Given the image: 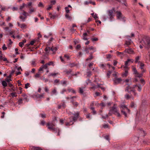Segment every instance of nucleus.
Returning <instances> with one entry per match:
<instances>
[{"instance_id": "f257e3e1", "label": "nucleus", "mask_w": 150, "mask_h": 150, "mask_svg": "<svg viewBox=\"0 0 150 150\" xmlns=\"http://www.w3.org/2000/svg\"><path fill=\"white\" fill-rule=\"evenodd\" d=\"M138 64L139 65V68L141 69L142 73L140 74L139 72H138L135 68H133L132 71L134 74L135 78L134 80H132L131 79V81H133L134 82H139V79L140 77H142L143 76L142 74L145 72L146 71L144 64V63L141 62L139 61Z\"/></svg>"}, {"instance_id": "f03ea898", "label": "nucleus", "mask_w": 150, "mask_h": 150, "mask_svg": "<svg viewBox=\"0 0 150 150\" xmlns=\"http://www.w3.org/2000/svg\"><path fill=\"white\" fill-rule=\"evenodd\" d=\"M73 115H74V117H71L68 120V122L64 121L65 125L66 126H70L74 124V122L76 121L77 119L79 117V113L78 112H75Z\"/></svg>"}, {"instance_id": "7ed1b4c3", "label": "nucleus", "mask_w": 150, "mask_h": 150, "mask_svg": "<svg viewBox=\"0 0 150 150\" xmlns=\"http://www.w3.org/2000/svg\"><path fill=\"white\" fill-rule=\"evenodd\" d=\"M56 117H54L53 119V121L51 122H48L47 124V126H48V128L50 130L52 131L53 132H56L58 129V134L57 135L59 136L60 135V131L59 129H57L55 128V121H57Z\"/></svg>"}, {"instance_id": "20e7f679", "label": "nucleus", "mask_w": 150, "mask_h": 150, "mask_svg": "<svg viewBox=\"0 0 150 150\" xmlns=\"http://www.w3.org/2000/svg\"><path fill=\"white\" fill-rule=\"evenodd\" d=\"M125 91H127L128 93L125 96V97L127 99H129L133 95L136 96L137 93L135 92L134 89L130 86H128L126 88Z\"/></svg>"}, {"instance_id": "39448f33", "label": "nucleus", "mask_w": 150, "mask_h": 150, "mask_svg": "<svg viewBox=\"0 0 150 150\" xmlns=\"http://www.w3.org/2000/svg\"><path fill=\"white\" fill-rule=\"evenodd\" d=\"M142 44L148 49L150 48V37H146L141 41Z\"/></svg>"}, {"instance_id": "423d86ee", "label": "nucleus", "mask_w": 150, "mask_h": 150, "mask_svg": "<svg viewBox=\"0 0 150 150\" xmlns=\"http://www.w3.org/2000/svg\"><path fill=\"white\" fill-rule=\"evenodd\" d=\"M110 111L111 112L112 114L116 115L118 117H120V116L119 110L117 109V106L115 104L112 107L110 108Z\"/></svg>"}, {"instance_id": "0eeeda50", "label": "nucleus", "mask_w": 150, "mask_h": 150, "mask_svg": "<svg viewBox=\"0 0 150 150\" xmlns=\"http://www.w3.org/2000/svg\"><path fill=\"white\" fill-rule=\"evenodd\" d=\"M115 10L114 8H112L111 10H110L107 11V13L109 16V18L110 21H112L114 16V13Z\"/></svg>"}, {"instance_id": "6e6552de", "label": "nucleus", "mask_w": 150, "mask_h": 150, "mask_svg": "<svg viewBox=\"0 0 150 150\" xmlns=\"http://www.w3.org/2000/svg\"><path fill=\"white\" fill-rule=\"evenodd\" d=\"M57 50V48L56 47H47L45 48V51L46 52V55H48L49 52L51 51L53 52V53L54 54Z\"/></svg>"}, {"instance_id": "1a4fd4ad", "label": "nucleus", "mask_w": 150, "mask_h": 150, "mask_svg": "<svg viewBox=\"0 0 150 150\" xmlns=\"http://www.w3.org/2000/svg\"><path fill=\"white\" fill-rule=\"evenodd\" d=\"M121 111V112L123 114L125 117H127V114L126 112H129L130 110L128 109L126 106L125 105H121L120 107Z\"/></svg>"}, {"instance_id": "9d476101", "label": "nucleus", "mask_w": 150, "mask_h": 150, "mask_svg": "<svg viewBox=\"0 0 150 150\" xmlns=\"http://www.w3.org/2000/svg\"><path fill=\"white\" fill-rule=\"evenodd\" d=\"M145 103H143L141 105L139 112V114H144V113L146 108V105H145ZM138 114L139 112H137V115Z\"/></svg>"}, {"instance_id": "9b49d317", "label": "nucleus", "mask_w": 150, "mask_h": 150, "mask_svg": "<svg viewBox=\"0 0 150 150\" xmlns=\"http://www.w3.org/2000/svg\"><path fill=\"white\" fill-rule=\"evenodd\" d=\"M116 13H117L116 16L117 19L122 21L123 22H125L126 20L125 19L122 13L118 11L116 12Z\"/></svg>"}, {"instance_id": "f8f14e48", "label": "nucleus", "mask_w": 150, "mask_h": 150, "mask_svg": "<svg viewBox=\"0 0 150 150\" xmlns=\"http://www.w3.org/2000/svg\"><path fill=\"white\" fill-rule=\"evenodd\" d=\"M124 69L125 72L122 74V76L125 77H126L128 75V71L129 69V68L128 67L124 66L122 67Z\"/></svg>"}, {"instance_id": "ddd939ff", "label": "nucleus", "mask_w": 150, "mask_h": 150, "mask_svg": "<svg viewBox=\"0 0 150 150\" xmlns=\"http://www.w3.org/2000/svg\"><path fill=\"white\" fill-rule=\"evenodd\" d=\"M122 81L121 78L115 77L113 79L114 83L115 85H117L120 83Z\"/></svg>"}, {"instance_id": "4468645a", "label": "nucleus", "mask_w": 150, "mask_h": 150, "mask_svg": "<svg viewBox=\"0 0 150 150\" xmlns=\"http://www.w3.org/2000/svg\"><path fill=\"white\" fill-rule=\"evenodd\" d=\"M101 84H98L97 85H94L93 86L91 87V88L93 90H95L96 88H100L101 89L103 90H104V88L101 86Z\"/></svg>"}, {"instance_id": "2eb2a0df", "label": "nucleus", "mask_w": 150, "mask_h": 150, "mask_svg": "<svg viewBox=\"0 0 150 150\" xmlns=\"http://www.w3.org/2000/svg\"><path fill=\"white\" fill-rule=\"evenodd\" d=\"M134 60L133 59H128L127 61L125 62V66L123 65L122 67H124V66L128 67L129 64H130L131 63H132L133 62Z\"/></svg>"}, {"instance_id": "dca6fc26", "label": "nucleus", "mask_w": 150, "mask_h": 150, "mask_svg": "<svg viewBox=\"0 0 150 150\" xmlns=\"http://www.w3.org/2000/svg\"><path fill=\"white\" fill-rule=\"evenodd\" d=\"M66 107V105L64 102L61 103L58 105V109L64 108Z\"/></svg>"}, {"instance_id": "f3484780", "label": "nucleus", "mask_w": 150, "mask_h": 150, "mask_svg": "<svg viewBox=\"0 0 150 150\" xmlns=\"http://www.w3.org/2000/svg\"><path fill=\"white\" fill-rule=\"evenodd\" d=\"M47 69L46 65H43L41 66L39 69V72L42 73L41 71H43L44 69Z\"/></svg>"}, {"instance_id": "a211bd4d", "label": "nucleus", "mask_w": 150, "mask_h": 150, "mask_svg": "<svg viewBox=\"0 0 150 150\" xmlns=\"http://www.w3.org/2000/svg\"><path fill=\"white\" fill-rule=\"evenodd\" d=\"M57 89L56 88H54L52 89V92L51 94L52 95H57Z\"/></svg>"}, {"instance_id": "6ab92c4d", "label": "nucleus", "mask_w": 150, "mask_h": 150, "mask_svg": "<svg viewBox=\"0 0 150 150\" xmlns=\"http://www.w3.org/2000/svg\"><path fill=\"white\" fill-rule=\"evenodd\" d=\"M29 13L30 14H31L33 12H35L36 11L35 9L33 7H30L28 8Z\"/></svg>"}, {"instance_id": "aec40b11", "label": "nucleus", "mask_w": 150, "mask_h": 150, "mask_svg": "<svg viewBox=\"0 0 150 150\" xmlns=\"http://www.w3.org/2000/svg\"><path fill=\"white\" fill-rule=\"evenodd\" d=\"M125 52L129 54H133L134 51L131 49H126L125 50Z\"/></svg>"}, {"instance_id": "412c9836", "label": "nucleus", "mask_w": 150, "mask_h": 150, "mask_svg": "<svg viewBox=\"0 0 150 150\" xmlns=\"http://www.w3.org/2000/svg\"><path fill=\"white\" fill-rule=\"evenodd\" d=\"M142 86L140 84H139L138 85H135L134 87L133 88H134L135 87H136V88L137 89V90L140 91L141 90L142 88Z\"/></svg>"}, {"instance_id": "4be33fe9", "label": "nucleus", "mask_w": 150, "mask_h": 150, "mask_svg": "<svg viewBox=\"0 0 150 150\" xmlns=\"http://www.w3.org/2000/svg\"><path fill=\"white\" fill-rule=\"evenodd\" d=\"M139 132L140 133V135L141 136H144L145 135V133L144 130H143L142 128H140L139 129Z\"/></svg>"}, {"instance_id": "5701e85b", "label": "nucleus", "mask_w": 150, "mask_h": 150, "mask_svg": "<svg viewBox=\"0 0 150 150\" xmlns=\"http://www.w3.org/2000/svg\"><path fill=\"white\" fill-rule=\"evenodd\" d=\"M86 75L87 77H89L92 75L91 71L89 69H88L86 72Z\"/></svg>"}, {"instance_id": "b1692460", "label": "nucleus", "mask_w": 150, "mask_h": 150, "mask_svg": "<svg viewBox=\"0 0 150 150\" xmlns=\"http://www.w3.org/2000/svg\"><path fill=\"white\" fill-rule=\"evenodd\" d=\"M23 12L21 13V14L23 15L24 17H27V16H29V13L25 11H23Z\"/></svg>"}, {"instance_id": "393cba45", "label": "nucleus", "mask_w": 150, "mask_h": 150, "mask_svg": "<svg viewBox=\"0 0 150 150\" xmlns=\"http://www.w3.org/2000/svg\"><path fill=\"white\" fill-rule=\"evenodd\" d=\"M40 79L44 81L45 82H47L48 81V79L45 78V77L44 76H42V77H40Z\"/></svg>"}, {"instance_id": "a878e982", "label": "nucleus", "mask_w": 150, "mask_h": 150, "mask_svg": "<svg viewBox=\"0 0 150 150\" xmlns=\"http://www.w3.org/2000/svg\"><path fill=\"white\" fill-rule=\"evenodd\" d=\"M84 87H81L79 88V93L81 94H83V89Z\"/></svg>"}, {"instance_id": "bb28decb", "label": "nucleus", "mask_w": 150, "mask_h": 150, "mask_svg": "<svg viewBox=\"0 0 150 150\" xmlns=\"http://www.w3.org/2000/svg\"><path fill=\"white\" fill-rule=\"evenodd\" d=\"M90 108V109L92 110V112L93 113V114L95 115L96 113V111L94 110V107H91V108Z\"/></svg>"}, {"instance_id": "cd10ccee", "label": "nucleus", "mask_w": 150, "mask_h": 150, "mask_svg": "<svg viewBox=\"0 0 150 150\" xmlns=\"http://www.w3.org/2000/svg\"><path fill=\"white\" fill-rule=\"evenodd\" d=\"M19 18L22 20V21H23L24 22L25 21V20L26 19L27 17L23 16L22 15H21L20 16Z\"/></svg>"}, {"instance_id": "c85d7f7f", "label": "nucleus", "mask_w": 150, "mask_h": 150, "mask_svg": "<svg viewBox=\"0 0 150 150\" xmlns=\"http://www.w3.org/2000/svg\"><path fill=\"white\" fill-rule=\"evenodd\" d=\"M32 149L33 150H42V149L39 147H36L34 146L33 147Z\"/></svg>"}, {"instance_id": "c756f323", "label": "nucleus", "mask_w": 150, "mask_h": 150, "mask_svg": "<svg viewBox=\"0 0 150 150\" xmlns=\"http://www.w3.org/2000/svg\"><path fill=\"white\" fill-rule=\"evenodd\" d=\"M140 57H140L139 56H138L137 57H136L135 58V63H137L138 62L139 63V61H138L139 60V59L140 58Z\"/></svg>"}, {"instance_id": "7c9ffc66", "label": "nucleus", "mask_w": 150, "mask_h": 150, "mask_svg": "<svg viewBox=\"0 0 150 150\" xmlns=\"http://www.w3.org/2000/svg\"><path fill=\"white\" fill-rule=\"evenodd\" d=\"M92 3V1H86L84 2V4L85 5H88L89 4H91Z\"/></svg>"}, {"instance_id": "2f4dec72", "label": "nucleus", "mask_w": 150, "mask_h": 150, "mask_svg": "<svg viewBox=\"0 0 150 150\" xmlns=\"http://www.w3.org/2000/svg\"><path fill=\"white\" fill-rule=\"evenodd\" d=\"M2 84L3 86L5 88L7 86V83L5 81H3L2 82Z\"/></svg>"}, {"instance_id": "473e14b6", "label": "nucleus", "mask_w": 150, "mask_h": 150, "mask_svg": "<svg viewBox=\"0 0 150 150\" xmlns=\"http://www.w3.org/2000/svg\"><path fill=\"white\" fill-rule=\"evenodd\" d=\"M10 95L13 97H16L17 96L16 92L12 93H11Z\"/></svg>"}, {"instance_id": "72a5a7b5", "label": "nucleus", "mask_w": 150, "mask_h": 150, "mask_svg": "<svg viewBox=\"0 0 150 150\" xmlns=\"http://www.w3.org/2000/svg\"><path fill=\"white\" fill-rule=\"evenodd\" d=\"M53 64V62H49V63L46 64L45 65L46 66L47 68V69L48 66L52 65Z\"/></svg>"}, {"instance_id": "f704fd0d", "label": "nucleus", "mask_w": 150, "mask_h": 150, "mask_svg": "<svg viewBox=\"0 0 150 150\" xmlns=\"http://www.w3.org/2000/svg\"><path fill=\"white\" fill-rule=\"evenodd\" d=\"M93 17L95 18L96 20V19L98 18V16H97L96 14H94V13L91 14Z\"/></svg>"}, {"instance_id": "c9c22d12", "label": "nucleus", "mask_w": 150, "mask_h": 150, "mask_svg": "<svg viewBox=\"0 0 150 150\" xmlns=\"http://www.w3.org/2000/svg\"><path fill=\"white\" fill-rule=\"evenodd\" d=\"M44 95V93H42L41 95L38 94L37 95V96L38 98H41L43 97Z\"/></svg>"}, {"instance_id": "e433bc0d", "label": "nucleus", "mask_w": 150, "mask_h": 150, "mask_svg": "<svg viewBox=\"0 0 150 150\" xmlns=\"http://www.w3.org/2000/svg\"><path fill=\"white\" fill-rule=\"evenodd\" d=\"M141 83H142V86H143L145 83V81L143 79H141L139 80Z\"/></svg>"}, {"instance_id": "4c0bfd02", "label": "nucleus", "mask_w": 150, "mask_h": 150, "mask_svg": "<svg viewBox=\"0 0 150 150\" xmlns=\"http://www.w3.org/2000/svg\"><path fill=\"white\" fill-rule=\"evenodd\" d=\"M71 101L72 103L76 107H77L78 105V103L77 102L73 101L72 100H71Z\"/></svg>"}, {"instance_id": "58836bf2", "label": "nucleus", "mask_w": 150, "mask_h": 150, "mask_svg": "<svg viewBox=\"0 0 150 150\" xmlns=\"http://www.w3.org/2000/svg\"><path fill=\"white\" fill-rule=\"evenodd\" d=\"M116 54L118 56H120L121 57H122V55L123 54V53L122 52H120L118 51H117L116 52Z\"/></svg>"}, {"instance_id": "ea45409f", "label": "nucleus", "mask_w": 150, "mask_h": 150, "mask_svg": "<svg viewBox=\"0 0 150 150\" xmlns=\"http://www.w3.org/2000/svg\"><path fill=\"white\" fill-rule=\"evenodd\" d=\"M32 4V3L31 2H30L29 3H28L27 5L26 4V6L28 8H30V7H31L32 6H31V5Z\"/></svg>"}, {"instance_id": "a19ab883", "label": "nucleus", "mask_w": 150, "mask_h": 150, "mask_svg": "<svg viewBox=\"0 0 150 150\" xmlns=\"http://www.w3.org/2000/svg\"><path fill=\"white\" fill-rule=\"evenodd\" d=\"M66 18L68 19H70L71 17L68 13H67L65 15Z\"/></svg>"}, {"instance_id": "79ce46f5", "label": "nucleus", "mask_w": 150, "mask_h": 150, "mask_svg": "<svg viewBox=\"0 0 150 150\" xmlns=\"http://www.w3.org/2000/svg\"><path fill=\"white\" fill-rule=\"evenodd\" d=\"M76 98V96H74L71 97V96H70L67 97L66 98H67L68 99H71V100H72L73 99H74V98Z\"/></svg>"}, {"instance_id": "37998d69", "label": "nucleus", "mask_w": 150, "mask_h": 150, "mask_svg": "<svg viewBox=\"0 0 150 150\" xmlns=\"http://www.w3.org/2000/svg\"><path fill=\"white\" fill-rule=\"evenodd\" d=\"M65 9L66 10V11L67 13H70L69 10V9L68 7H66L65 8Z\"/></svg>"}, {"instance_id": "c03bdc74", "label": "nucleus", "mask_w": 150, "mask_h": 150, "mask_svg": "<svg viewBox=\"0 0 150 150\" xmlns=\"http://www.w3.org/2000/svg\"><path fill=\"white\" fill-rule=\"evenodd\" d=\"M112 72V71H108V73H107V76L108 77H110V75L111 74Z\"/></svg>"}, {"instance_id": "a18cd8bd", "label": "nucleus", "mask_w": 150, "mask_h": 150, "mask_svg": "<svg viewBox=\"0 0 150 150\" xmlns=\"http://www.w3.org/2000/svg\"><path fill=\"white\" fill-rule=\"evenodd\" d=\"M112 1H113V0H112ZM118 1L121 2L122 3L124 4L125 5H126V4L125 3V0H116Z\"/></svg>"}, {"instance_id": "49530a36", "label": "nucleus", "mask_w": 150, "mask_h": 150, "mask_svg": "<svg viewBox=\"0 0 150 150\" xmlns=\"http://www.w3.org/2000/svg\"><path fill=\"white\" fill-rule=\"evenodd\" d=\"M26 6V4L23 3V5L22 6H20V9L21 10L23 9V8H24V7H25V6Z\"/></svg>"}, {"instance_id": "de8ad7c7", "label": "nucleus", "mask_w": 150, "mask_h": 150, "mask_svg": "<svg viewBox=\"0 0 150 150\" xmlns=\"http://www.w3.org/2000/svg\"><path fill=\"white\" fill-rule=\"evenodd\" d=\"M69 92H72L73 93H76L75 91L73 89H70L68 90Z\"/></svg>"}, {"instance_id": "09e8293b", "label": "nucleus", "mask_w": 150, "mask_h": 150, "mask_svg": "<svg viewBox=\"0 0 150 150\" xmlns=\"http://www.w3.org/2000/svg\"><path fill=\"white\" fill-rule=\"evenodd\" d=\"M104 138L107 140L109 141L110 140L109 136L108 135H106L104 136Z\"/></svg>"}, {"instance_id": "8fccbe9b", "label": "nucleus", "mask_w": 150, "mask_h": 150, "mask_svg": "<svg viewBox=\"0 0 150 150\" xmlns=\"http://www.w3.org/2000/svg\"><path fill=\"white\" fill-rule=\"evenodd\" d=\"M56 3V1L55 0H52L51 1V5L52 6V5L55 4Z\"/></svg>"}, {"instance_id": "3c124183", "label": "nucleus", "mask_w": 150, "mask_h": 150, "mask_svg": "<svg viewBox=\"0 0 150 150\" xmlns=\"http://www.w3.org/2000/svg\"><path fill=\"white\" fill-rule=\"evenodd\" d=\"M76 65V64H75L74 63H72L69 64V66L70 67H73L75 66Z\"/></svg>"}, {"instance_id": "603ef678", "label": "nucleus", "mask_w": 150, "mask_h": 150, "mask_svg": "<svg viewBox=\"0 0 150 150\" xmlns=\"http://www.w3.org/2000/svg\"><path fill=\"white\" fill-rule=\"evenodd\" d=\"M67 82V81H61V83L63 85H66V83Z\"/></svg>"}, {"instance_id": "864d4df0", "label": "nucleus", "mask_w": 150, "mask_h": 150, "mask_svg": "<svg viewBox=\"0 0 150 150\" xmlns=\"http://www.w3.org/2000/svg\"><path fill=\"white\" fill-rule=\"evenodd\" d=\"M30 84L29 83H27L26 84H25V88L27 89L29 87Z\"/></svg>"}, {"instance_id": "5fc2aeb1", "label": "nucleus", "mask_w": 150, "mask_h": 150, "mask_svg": "<svg viewBox=\"0 0 150 150\" xmlns=\"http://www.w3.org/2000/svg\"><path fill=\"white\" fill-rule=\"evenodd\" d=\"M91 40L92 41H97L98 39L97 38H92Z\"/></svg>"}, {"instance_id": "6e6d98bb", "label": "nucleus", "mask_w": 150, "mask_h": 150, "mask_svg": "<svg viewBox=\"0 0 150 150\" xmlns=\"http://www.w3.org/2000/svg\"><path fill=\"white\" fill-rule=\"evenodd\" d=\"M58 74V73H54L50 74H49V76H54Z\"/></svg>"}, {"instance_id": "4d7b16f0", "label": "nucleus", "mask_w": 150, "mask_h": 150, "mask_svg": "<svg viewBox=\"0 0 150 150\" xmlns=\"http://www.w3.org/2000/svg\"><path fill=\"white\" fill-rule=\"evenodd\" d=\"M100 93L98 92H96L95 93L94 95V97L98 96H100Z\"/></svg>"}, {"instance_id": "13d9d810", "label": "nucleus", "mask_w": 150, "mask_h": 150, "mask_svg": "<svg viewBox=\"0 0 150 150\" xmlns=\"http://www.w3.org/2000/svg\"><path fill=\"white\" fill-rule=\"evenodd\" d=\"M72 71L70 69L69 70H66L65 71L66 73L67 74H69Z\"/></svg>"}, {"instance_id": "bf43d9fd", "label": "nucleus", "mask_w": 150, "mask_h": 150, "mask_svg": "<svg viewBox=\"0 0 150 150\" xmlns=\"http://www.w3.org/2000/svg\"><path fill=\"white\" fill-rule=\"evenodd\" d=\"M89 48L86 47L85 49V51L86 52V53H88L89 52Z\"/></svg>"}, {"instance_id": "052dcab7", "label": "nucleus", "mask_w": 150, "mask_h": 150, "mask_svg": "<svg viewBox=\"0 0 150 150\" xmlns=\"http://www.w3.org/2000/svg\"><path fill=\"white\" fill-rule=\"evenodd\" d=\"M99 105L102 108H103L105 107V105L104 103H102L100 104Z\"/></svg>"}, {"instance_id": "680f3d73", "label": "nucleus", "mask_w": 150, "mask_h": 150, "mask_svg": "<svg viewBox=\"0 0 150 150\" xmlns=\"http://www.w3.org/2000/svg\"><path fill=\"white\" fill-rule=\"evenodd\" d=\"M22 99L21 98L19 99L18 101V103L19 104H20L22 103Z\"/></svg>"}, {"instance_id": "e2e57ef3", "label": "nucleus", "mask_w": 150, "mask_h": 150, "mask_svg": "<svg viewBox=\"0 0 150 150\" xmlns=\"http://www.w3.org/2000/svg\"><path fill=\"white\" fill-rule=\"evenodd\" d=\"M2 49L4 50H6L7 49V47H6V45H5V44H4L3 45V47H2Z\"/></svg>"}, {"instance_id": "0e129e2a", "label": "nucleus", "mask_w": 150, "mask_h": 150, "mask_svg": "<svg viewBox=\"0 0 150 150\" xmlns=\"http://www.w3.org/2000/svg\"><path fill=\"white\" fill-rule=\"evenodd\" d=\"M38 6L39 7H44V6L43 4L41 2H39V4H38Z\"/></svg>"}, {"instance_id": "69168bd1", "label": "nucleus", "mask_w": 150, "mask_h": 150, "mask_svg": "<svg viewBox=\"0 0 150 150\" xmlns=\"http://www.w3.org/2000/svg\"><path fill=\"white\" fill-rule=\"evenodd\" d=\"M22 96L24 98V99H27V96L26 94L23 93L22 95Z\"/></svg>"}, {"instance_id": "338daca9", "label": "nucleus", "mask_w": 150, "mask_h": 150, "mask_svg": "<svg viewBox=\"0 0 150 150\" xmlns=\"http://www.w3.org/2000/svg\"><path fill=\"white\" fill-rule=\"evenodd\" d=\"M108 125L107 124H105L103 125V127L104 128H106L108 127Z\"/></svg>"}, {"instance_id": "774afa93", "label": "nucleus", "mask_w": 150, "mask_h": 150, "mask_svg": "<svg viewBox=\"0 0 150 150\" xmlns=\"http://www.w3.org/2000/svg\"><path fill=\"white\" fill-rule=\"evenodd\" d=\"M147 55L149 57V60L150 62V50L149 51Z\"/></svg>"}]
</instances>
